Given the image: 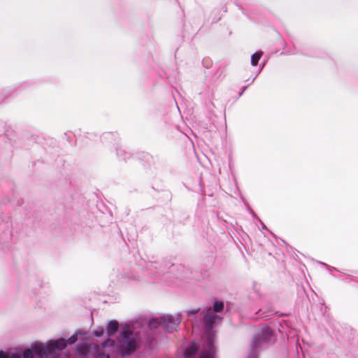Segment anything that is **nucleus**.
Segmentation results:
<instances>
[{
  "instance_id": "f257e3e1",
  "label": "nucleus",
  "mask_w": 358,
  "mask_h": 358,
  "mask_svg": "<svg viewBox=\"0 0 358 358\" xmlns=\"http://www.w3.org/2000/svg\"><path fill=\"white\" fill-rule=\"evenodd\" d=\"M224 306L222 301H216L203 317V339L206 338L207 347L205 351L203 350V358H215L214 339L216 332L214 329L222 320V317L216 313L222 312Z\"/></svg>"
},
{
  "instance_id": "f03ea898",
  "label": "nucleus",
  "mask_w": 358,
  "mask_h": 358,
  "mask_svg": "<svg viewBox=\"0 0 358 358\" xmlns=\"http://www.w3.org/2000/svg\"><path fill=\"white\" fill-rule=\"evenodd\" d=\"M66 347V341L61 338L56 341H50L46 345L36 344L33 349L37 355L43 358V357L52 354L55 350H63Z\"/></svg>"
},
{
  "instance_id": "7ed1b4c3",
  "label": "nucleus",
  "mask_w": 358,
  "mask_h": 358,
  "mask_svg": "<svg viewBox=\"0 0 358 358\" xmlns=\"http://www.w3.org/2000/svg\"><path fill=\"white\" fill-rule=\"evenodd\" d=\"M120 348L123 354H130L136 349V339L134 338L132 331L129 327L121 334Z\"/></svg>"
},
{
  "instance_id": "20e7f679",
  "label": "nucleus",
  "mask_w": 358,
  "mask_h": 358,
  "mask_svg": "<svg viewBox=\"0 0 358 358\" xmlns=\"http://www.w3.org/2000/svg\"><path fill=\"white\" fill-rule=\"evenodd\" d=\"M162 325L167 329H173L177 327L178 322L171 315H166L161 317Z\"/></svg>"
},
{
  "instance_id": "39448f33",
  "label": "nucleus",
  "mask_w": 358,
  "mask_h": 358,
  "mask_svg": "<svg viewBox=\"0 0 358 358\" xmlns=\"http://www.w3.org/2000/svg\"><path fill=\"white\" fill-rule=\"evenodd\" d=\"M119 324L116 320H111L107 326V333L108 336H113L118 329Z\"/></svg>"
},
{
  "instance_id": "423d86ee",
  "label": "nucleus",
  "mask_w": 358,
  "mask_h": 358,
  "mask_svg": "<svg viewBox=\"0 0 358 358\" xmlns=\"http://www.w3.org/2000/svg\"><path fill=\"white\" fill-rule=\"evenodd\" d=\"M198 350V347L194 343H192V344L185 350L184 352V356L186 358H191L192 355H194Z\"/></svg>"
},
{
  "instance_id": "0eeeda50",
  "label": "nucleus",
  "mask_w": 358,
  "mask_h": 358,
  "mask_svg": "<svg viewBox=\"0 0 358 358\" xmlns=\"http://www.w3.org/2000/svg\"><path fill=\"white\" fill-rule=\"evenodd\" d=\"M262 57L261 52H255L251 57V64L252 66H257Z\"/></svg>"
},
{
  "instance_id": "6e6552de",
  "label": "nucleus",
  "mask_w": 358,
  "mask_h": 358,
  "mask_svg": "<svg viewBox=\"0 0 358 358\" xmlns=\"http://www.w3.org/2000/svg\"><path fill=\"white\" fill-rule=\"evenodd\" d=\"M159 325H162V319H152L149 322V327L152 329L157 328Z\"/></svg>"
},
{
  "instance_id": "1a4fd4ad",
  "label": "nucleus",
  "mask_w": 358,
  "mask_h": 358,
  "mask_svg": "<svg viewBox=\"0 0 358 358\" xmlns=\"http://www.w3.org/2000/svg\"><path fill=\"white\" fill-rule=\"evenodd\" d=\"M36 345H34L35 346ZM34 347V345H32V348ZM34 352L36 355H37L34 349L32 348V350H30V349H27L26 350L24 353H23V358H34Z\"/></svg>"
},
{
  "instance_id": "9d476101",
  "label": "nucleus",
  "mask_w": 358,
  "mask_h": 358,
  "mask_svg": "<svg viewBox=\"0 0 358 358\" xmlns=\"http://www.w3.org/2000/svg\"><path fill=\"white\" fill-rule=\"evenodd\" d=\"M78 351L80 353L85 354V353H86L88 351V349H87V348L86 346H80L78 348Z\"/></svg>"
},
{
  "instance_id": "9b49d317",
  "label": "nucleus",
  "mask_w": 358,
  "mask_h": 358,
  "mask_svg": "<svg viewBox=\"0 0 358 358\" xmlns=\"http://www.w3.org/2000/svg\"><path fill=\"white\" fill-rule=\"evenodd\" d=\"M76 340H77V338L75 336H73L69 338V340L66 341V343L69 342L70 344H73L76 341Z\"/></svg>"
},
{
  "instance_id": "f8f14e48",
  "label": "nucleus",
  "mask_w": 358,
  "mask_h": 358,
  "mask_svg": "<svg viewBox=\"0 0 358 358\" xmlns=\"http://www.w3.org/2000/svg\"><path fill=\"white\" fill-rule=\"evenodd\" d=\"M0 358H8V357L6 352L0 351Z\"/></svg>"
},
{
  "instance_id": "ddd939ff",
  "label": "nucleus",
  "mask_w": 358,
  "mask_h": 358,
  "mask_svg": "<svg viewBox=\"0 0 358 358\" xmlns=\"http://www.w3.org/2000/svg\"><path fill=\"white\" fill-rule=\"evenodd\" d=\"M8 358H21V357L17 354H13L10 357Z\"/></svg>"
},
{
  "instance_id": "4468645a",
  "label": "nucleus",
  "mask_w": 358,
  "mask_h": 358,
  "mask_svg": "<svg viewBox=\"0 0 358 358\" xmlns=\"http://www.w3.org/2000/svg\"><path fill=\"white\" fill-rule=\"evenodd\" d=\"M96 336H99L102 335V333L98 332V334H96Z\"/></svg>"
},
{
  "instance_id": "2eb2a0df",
  "label": "nucleus",
  "mask_w": 358,
  "mask_h": 358,
  "mask_svg": "<svg viewBox=\"0 0 358 358\" xmlns=\"http://www.w3.org/2000/svg\"><path fill=\"white\" fill-rule=\"evenodd\" d=\"M96 336H99L102 335V333L98 332V334H96Z\"/></svg>"
},
{
  "instance_id": "dca6fc26",
  "label": "nucleus",
  "mask_w": 358,
  "mask_h": 358,
  "mask_svg": "<svg viewBox=\"0 0 358 358\" xmlns=\"http://www.w3.org/2000/svg\"><path fill=\"white\" fill-rule=\"evenodd\" d=\"M199 358H201V357H199Z\"/></svg>"
}]
</instances>
